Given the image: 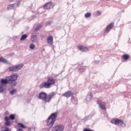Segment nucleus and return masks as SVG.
I'll return each mask as SVG.
<instances>
[{
  "label": "nucleus",
  "mask_w": 131,
  "mask_h": 131,
  "mask_svg": "<svg viewBox=\"0 0 131 131\" xmlns=\"http://www.w3.org/2000/svg\"><path fill=\"white\" fill-rule=\"evenodd\" d=\"M55 94L54 92L50 93L49 95L47 96V94L45 92H41L38 94V98L42 100L45 103H48L50 102L52 98L54 97Z\"/></svg>",
  "instance_id": "obj_1"
},
{
  "label": "nucleus",
  "mask_w": 131,
  "mask_h": 131,
  "mask_svg": "<svg viewBox=\"0 0 131 131\" xmlns=\"http://www.w3.org/2000/svg\"><path fill=\"white\" fill-rule=\"evenodd\" d=\"M58 114L57 113H55L53 114H51V116L48 117L47 125H48V127L50 128L52 127L53 126L54 123L56 121V118L57 117Z\"/></svg>",
  "instance_id": "obj_2"
},
{
  "label": "nucleus",
  "mask_w": 131,
  "mask_h": 131,
  "mask_svg": "<svg viewBox=\"0 0 131 131\" xmlns=\"http://www.w3.org/2000/svg\"><path fill=\"white\" fill-rule=\"evenodd\" d=\"M24 67V64L21 63L15 66L11 67L9 68V71L11 72H16Z\"/></svg>",
  "instance_id": "obj_3"
},
{
  "label": "nucleus",
  "mask_w": 131,
  "mask_h": 131,
  "mask_svg": "<svg viewBox=\"0 0 131 131\" xmlns=\"http://www.w3.org/2000/svg\"><path fill=\"white\" fill-rule=\"evenodd\" d=\"M112 123L115 124L116 125H119L121 127H125V125L123 123V121L121 120H118V119H114L112 120L111 121Z\"/></svg>",
  "instance_id": "obj_4"
},
{
  "label": "nucleus",
  "mask_w": 131,
  "mask_h": 131,
  "mask_svg": "<svg viewBox=\"0 0 131 131\" xmlns=\"http://www.w3.org/2000/svg\"><path fill=\"white\" fill-rule=\"evenodd\" d=\"M18 77V74H14L7 77V80H8V81H10V82H13L17 80Z\"/></svg>",
  "instance_id": "obj_5"
},
{
  "label": "nucleus",
  "mask_w": 131,
  "mask_h": 131,
  "mask_svg": "<svg viewBox=\"0 0 131 131\" xmlns=\"http://www.w3.org/2000/svg\"><path fill=\"white\" fill-rule=\"evenodd\" d=\"M97 104H99V106L100 108L102 110H105V103L101 101L97 100Z\"/></svg>",
  "instance_id": "obj_6"
},
{
  "label": "nucleus",
  "mask_w": 131,
  "mask_h": 131,
  "mask_svg": "<svg viewBox=\"0 0 131 131\" xmlns=\"http://www.w3.org/2000/svg\"><path fill=\"white\" fill-rule=\"evenodd\" d=\"M53 84H54L50 83L44 82L42 85H40V88L42 89V88H44L45 89H50L51 88V86Z\"/></svg>",
  "instance_id": "obj_7"
},
{
  "label": "nucleus",
  "mask_w": 131,
  "mask_h": 131,
  "mask_svg": "<svg viewBox=\"0 0 131 131\" xmlns=\"http://www.w3.org/2000/svg\"><path fill=\"white\" fill-rule=\"evenodd\" d=\"M54 7V5L52 4V2H48V3H47L46 4H45V5H44V9H52Z\"/></svg>",
  "instance_id": "obj_8"
},
{
  "label": "nucleus",
  "mask_w": 131,
  "mask_h": 131,
  "mask_svg": "<svg viewBox=\"0 0 131 131\" xmlns=\"http://www.w3.org/2000/svg\"><path fill=\"white\" fill-rule=\"evenodd\" d=\"M47 41L48 45H52L53 44V37L52 36H48Z\"/></svg>",
  "instance_id": "obj_9"
},
{
  "label": "nucleus",
  "mask_w": 131,
  "mask_h": 131,
  "mask_svg": "<svg viewBox=\"0 0 131 131\" xmlns=\"http://www.w3.org/2000/svg\"><path fill=\"white\" fill-rule=\"evenodd\" d=\"M78 49L81 52H88L89 51V49L87 47L82 46H78Z\"/></svg>",
  "instance_id": "obj_10"
},
{
  "label": "nucleus",
  "mask_w": 131,
  "mask_h": 131,
  "mask_svg": "<svg viewBox=\"0 0 131 131\" xmlns=\"http://www.w3.org/2000/svg\"><path fill=\"white\" fill-rule=\"evenodd\" d=\"M54 130L55 131H63V127L62 125H57L54 127Z\"/></svg>",
  "instance_id": "obj_11"
},
{
  "label": "nucleus",
  "mask_w": 131,
  "mask_h": 131,
  "mask_svg": "<svg viewBox=\"0 0 131 131\" xmlns=\"http://www.w3.org/2000/svg\"><path fill=\"white\" fill-rule=\"evenodd\" d=\"M114 24L113 23L110 24L108 26H107V28L105 29L106 33H108L110 30L112 29Z\"/></svg>",
  "instance_id": "obj_12"
},
{
  "label": "nucleus",
  "mask_w": 131,
  "mask_h": 131,
  "mask_svg": "<svg viewBox=\"0 0 131 131\" xmlns=\"http://www.w3.org/2000/svg\"><path fill=\"white\" fill-rule=\"evenodd\" d=\"M73 95V93L71 91H68V92L65 93L64 94H62V97H65L67 98H69L71 97Z\"/></svg>",
  "instance_id": "obj_13"
},
{
  "label": "nucleus",
  "mask_w": 131,
  "mask_h": 131,
  "mask_svg": "<svg viewBox=\"0 0 131 131\" xmlns=\"http://www.w3.org/2000/svg\"><path fill=\"white\" fill-rule=\"evenodd\" d=\"M55 79H53L51 77L48 78V81L46 83H51V84H55Z\"/></svg>",
  "instance_id": "obj_14"
},
{
  "label": "nucleus",
  "mask_w": 131,
  "mask_h": 131,
  "mask_svg": "<svg viewBox=\"0 0 131 131\" xmlns=\"http://www.w3.org/2000/svg\"><path fill=\"white\" fill-rule=\"evenodd\" d=\"M5 121L6 122L5 123V125L9 126H11V123L9 121V118L7 117H5Z\"/></svg>",
  "instance_id": "obj_15"
},
{
  "label": "nucleus",
  "mask_w": 131,
  "mask_h": 131,
  "mask_svg": "<svg viewBox=\"0 0 131 131\" xmlns=\"http://www.w3.org/2000/svg\"><path fill=\"white\" fill-rule=\"evenodd\" d=\"M91 99H92V93L89 92L86 97V101H87V102H89L91 101Z\"/></svg>",
  "instance_id": "obj_16"
},
{
  "label": "nucleus",
  "mask_w": 131,
  "mask_h": 131,
  "mask_svg": "<svg viewBox=\"0 0 131 131\" xmlns=\"http://www.w3.org/2000/svg\"><path fill=\"white\" fill-rule=\"evenodd\" d=\"M6 89V85L4 84H0V93H3Z\"/></svg>",
  "instance_id": "obj_17"
},
{
  "label": "nucleus",
  "mask_w": 131,
  "mask_h": 131,
  "mask_svg": "<svg viewBox=\"0 0 131 131\" xmlns=\"http://www.w3.org/2000/svg\"><path fill=\"white\" fill-rule=\"evenodd\" d=\"M31 41H32L33 42H36L37 41V36L35 35H32L31 36Z\"/></svg>",
  "instance_id": "obj_18"
},
{
  "label": "nucleus",
  "mask_w": 131,
  "mask_h": 131,
  "mask_svg": "<svg viewBox=\"0 0 131 131\" xmlns=\"http://www.w3.org/2000/svg\"><path fill=\"white\" fill-rule=\"evenodd\" d=\"M8 82H11V81H9L8 79H2L1 83L3 84H7Z\"/></svg>",
  "instance_id": "obj_19"
},
{
  "label": "nucleus",
  "mask_w": 131,
  "mask_h": 131,
  "mask_svg": "<svg viewBox=\"0 0 131 131\" xmlns=\"http://www.w3.org/2000/svg\"><path fill=\"white\" fill-rule=\"evenodd\" d=\"M28 37V35L27 34H24V35H21V37L20 38V41H24L25 40L26 38Z\"/></svg>",
  "instance_id": "obj_20"
},
{
  "label": "nucleus",
  "mask_w": 131,
  "mask_h": 131,
  "mask_svg": "<svg viewBox=\"0 0 131 131\" xmlns=\"http://www.w3.org/2000/svg\"><path fill=\"white\" fill-rule=\"evenodd\" d=\"M0 62H3V63H7V60L3 57H0Z\"/></svg>",
  "instance_id": "obj_21"
},
{
  "label": "nucleus",
  "mask_w": 131,
  "mask_h": 131,
  "mask_svg": "<svg viewBox=\"0 0 131 131\" xmlns=\"http://www.w3.org/2000/svg\"><path fill=\"white\" fill-rule=\"evenodd\" d=\"M15 5V3L13 4H10L8 6V7H7V9L8 10H11L12 9H14V6Z\"/></svg>",
  "instance_id": "obj_22"
},
{
  "label": "nucleus",
  "mask_w": 131,
  "mask_h": 131,
  "mask_svg": "<svg viewBox=\"0 0 131 131\" xmlns=\"http://www.w3.org/2000/svg\"><path fill=\"white\" fill-rule=\"evenodd\" d=\"M17 125L20 128H26V126H24V125L22 123H17Z\"/></svg>",
  "instance_id": "obj_23"
},
{
  "label": "nucleus",
  "mask_w": 131,
  "mask_h": 131,
  "mask_svg": "<svg viewBox=\"0 0 131 131\" xmlns=\"http://www.w3.org/2000/svg\"><path fill=\"white\" fill-rule=\"evenodd\" d=\"M90 16H91V13H87L84 15V17L85 18H90Z\"/></svg>",
  "instance_id": "obj_24"
},
{
  "label": "nucleus",
  "mask_w": 131,
  "mask_h": 131,
  "mask_svg": "<svg viewBox=\"0 0 131 131\" xmlns=\"http://www.w3.org/2000/svg\"><path fill=\"white\" fill-rule=\"evenodd\" d=\"M29 48H30V49L34 50L35 48V46L33 43H31V45H30Z\"/></svg>",
  "instance_id": "obj_25"
},
{
  "label": "nucleus",
  "mask_w": 131,
  "mask_h": 131,
  "mask_svg": "<svg viewBox=\"0 0 131 131\" xmlns=\"http://www.w3.org/2000/svg\"><path fill=\"white\" fill-rule=\"evenodd\" d=\"M129 58V56L127 54H124V55H123V59H124V60H127Z\"/></svg>",
  "instance_id": "obj_26"
},
{
  "label": "nucleus",
  "mask_w": 131,
  "mask_h": 131,
  "mask_svg": "<svg viewBox=\"0 0 131 131\" xmlns=\"http://www.w3.org/2000/svg\"><path fill=\"white\" fill-rule=\"evenodd\" d=\"M16 89H14L12 91H10V95H14V94L16 93Z\"/></svg>",
  "instance_id": "obj_27"
},
{
  "label": "nucleus",
  "mask_w": 131,
  "mask_h": 131,
  "mask_svg": "<svg viewBox=\"0 0 131 131\" xmlns=\"http://www.w3.org/2000/svg\"><path fill=\"white\" fill-rule=\"evenodd\" d=\"M42 26L41 25H38V26H37L36 27V28L35 29V30L37 31L38 30H39V29H40V28Z\"/></svg>",
  "instance_id": "obj_28"
},
{
  "label": "nucleus",
  "mask_w": 131,
  "mask_h": 131,
  "mask_svg": "<svg viewBox=\"0 0 131 131\" xmlns=\"http://www.w3.org/2000/svg\"><path fill=\"white\" fill-rule=\"evenodd\" d=\"M10 119L13 120L15 119L14 115H10Z\"/></svg>",
  "instance_id": "obj_29"
},
{
  "label": "nucleus",
  "mask_w": 131,
  "mask_h": 131,
  "mask_svg": "<svg viewBox=\"0 0 131 131\" xmlns=\"http://www.w3.org/2000/svg\"><path fill=\"white\" fill-rule=\"evenodd\" d=\"M101 14V11H97L96 12V15L99 16Z\"/></svg>",
  "instance_id": "obj_30"
},
{
  "label": "nucleus",
  "mask_w": 131,
  "mask_h": 131,
  "mask_svg": "<svg viewBox=\"0 0 131 131\" xmlns=\"http://www.w3.org/2000/svg\"><path fill=\"white\" fill-rule=\"evenodd\" d=\"M5 129L4 131H10V129L7 127H5Z\"/></svg>",
  "instance_id": "obj_31"
},
{
  "label": "nucleus",
  "mask_w": 131,
  "mask_h": 131,
  "mask_svg": "<svg viewBox=\"0 0 131 131\" xmlns=\"http://www.w3.org/2000/svg\"><path fill=\"white\" fill-rule=\"evenodd\" d=\"M83 131H93L90 129L85 128Z\"/></svg>",
  "instance_id": "obj_32"
},
{
  "label": "nucleus",
  "mask_w": 131,
  "mask_h": 131,
  "mask_svg": "<svg viewBox=\"0 0 131 131\" xmlns=\"http://www.w3.org/2000/svg\"><path fill=\"white\" fill-rule=\"evenodd\" d=\"M51 22L50 21H48L46 23V26L50 25Z\"/></svg>",
  "instance_id": "obj_33"
},
{
  "label": "nucleus",
  "mask_w": 131,
  "mask_h": 131,
  "mask_svg": "<svg viewBox=\"0 0 131 131\" xmlns=\"http://www.w3.org/2000/svg\"><path fill=\"white\" fill-rule=\"evenodd\" d=\"M17 131H23L22 129H18L17 130Z\"/></svg>",
  "instance_id": "obj_34"
},
{
  "label": "nucleus",
  "mask_w": 131,
  "mask_h": 131,
  "mask_svg": "<svg viewBox=\"0 0 131 131\" xmlns=\"http://www.w3.org/2000/svg\"><path fill=\"white\" fill-rule=\"evenodd\" d=\"M16 85V83H14V84H13L12 85L14 86H15Z\"/></svg>",
  "instance_id": "obj_35"
},
{
  "label": "nucleus",
  "mask_w": 131,
  "mask_h": 131,
  "mask_svg": "<svg viewBox=\"0 0 131 131\" xmlns=\"http://www.w3.org/2000/svg\"><path fill=\"white\" fill-rule=\"evenodd\" d=\"M18 3H17L16 5V6L17 7H18Z\"/></svg>",
  "instance_id": "obj_36"
},
{
  "label": "nucleus",
  "mask_w": 131,
  "mask_h": 131,
  "mask_svg": "<svg viewBox=\"0 0 131 131\" xmlns=\"http://www.w3.org/2000/svg\"><path fill=\"white\" fill-rule=\"evenodd\" d=\"M98 62H99V61H97V62H96V63H98Z\"/></svg>",
  "instance_id": "obj_37"
},
{
  "label": "nucleus",
  "mask_w": 131,
  "mask_h": 131,
  "mask_svg": "<svg viewBox=\"0 0 131 131\" xmlns=\"http://www.w3.org/2000/svg\"><path fill=\"white\" fill-rule=\"evenodd\" d=\"M18 3H20V1H18Z\"/></svg>",
  "instance_id": "obj_38"
},
{
  "label": "nucleus",
  "mask_w": 131,
  "mask_h": 131,
  "mask_svg": "<svg viewBox=\"0 0 131 131\" xmlns=\"http://www.w3.org/2000/svg\"><path fill=\"white\" fill-rule=\"evenodd\" d=\"M95 64H97V63L95 62Z\"/></svg>",
  "instance_id": "obj_39"
}]
</instances>
